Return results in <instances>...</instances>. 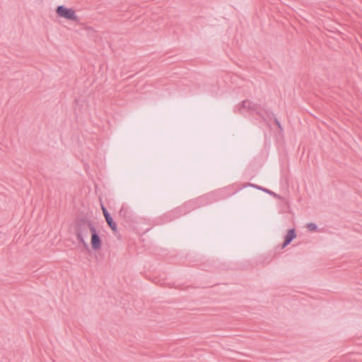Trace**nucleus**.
Here are the masks:
<instances>
[{
    "mask_svg": "<svg viewBox=\"0 0 362 362\" xmlns=\"http://www.w3.org/2000/svg\"><path fill=\"white\" fill-rule=\"evenodd\" d=\"M55 11L57 15L60 18L79 23V18L76 14L75 10L71 8H67L64 5H60L57 6Z\"/></svg>",
    "mask_w": 362,
    "mask_h": 362,
    "instance_id": "f03ea898",
    "label": "nucleus"
},
{
    "mask_svg": "<svg viewBox=\"0 0 362 362\" xmlns=\"http://www.w3.org/2000/svg\"><path fill=\"white\" fill-rule=\"evenodd\" d=\"M118 214L119 217L122 218L127 223L136 222V217L133 213L129 210L128 207L124 205L121 207Z\"/></svg>",
    "mask_w": 362,
    "mask_h": 362,
    "instance_id": "20e7f679",
    "label": "nucleus"
},
{
    "mask_svg": "<svg viewBox=\"0 0 362 362\" xmlns=\"http://www.w3.org/2000/svg\"><path fill=\"white\" fill-rule=\"evenodd\" d=\"M247 186H249V187H253V188H255V189H259V190H262V192H264L270 195H272L274 196V197H277V198H280V197L276 194L275 192L268 189H266V188H264L262 187H260L259 185H256L255 184H251V183H247L246 185H245V187H247Z\"/></svg>",
    "mask_w": 362,
    "mask_h": 362,
    "instance_id": "6e6552de",
    "label": "nucleus"
},
{
    "mask_svg": "<svg viewBox=\"0 0 362 362\" xmlns=\"http://www.w3.org/2000/svg\"><path fill=\"white\" fill-rule=\"evenodd\" d=\"M102 210L105 219L111 216V214L107 211V209L104 206H102Z\"/></svg>",
    "mask_w": 362,
    "mask_h": 362,
    "instance_id": "9d476101",
    "label": "nucleus"
},
{
    "mask_svg": "<svg viewBox=\"0 0 362 362\" xmlns=\"http://www.w3.org/2000/svg\"><path fill=\"white\" fill-rule=\"evenodd\" d=\"M258 105L253 103L249 100L242 101L240 106L238 107V112L242 114V109H247L249 111H257Z\"/></svg>",
    "mask_w": 362,
    "mask_h": 362,
    "instance_id": "39448f33",
    "label": "nucleus"
},
{
    "mask_svg": "<svg viewBox=\"0 0 362 362\" xmlns=\"http://www.w3.org/2000/svg\"><path fill=\"white\" fill-rule=\"evenodd\" d=\"M90 245L93 250L98 251L101 249L102 247V238L100 236L99 231H98L95 227L90 228Z\"/></svg>",
    "mask_w": 362,
    "mask_h": 362,
    "instance_id": "7ed1b4c3",
    "label": "nucleus"
},
{
    "mask_svg": "<svg viewBox=\"0 0 362 362\" xmlns=\"http://www.w3.org/2000/svg\"><path fill=\"white\" fill-rule=\"evenodd\" d=\"M79 243H81L83 244V247L88 250L90 251L88 243L85 241L84 238H82V241H79Z\"/></svg>",
    "mask_w": 362,
    "mask_h": 362,
    "instance_id": "9b49d317",
    "label": "nucleus"
},
{
    "mask_svg": "<svg viewBox=\"0 0 362 362\" xmlns=\"http://www.w3.org/2000/svg\"><path fill=\"white\" fill-rule=\"evenodd\" d=\"M105 221H106L107 224L108 225V226L112 230L113 234L115 236H117V235H119L120 236V235L118 233L117 223L114 221L112 216L105 218Z\"/></svg>",
    "mask_w": 362,
    "mask_h": 362,
    "instance_id": "0eeeda50",
    "label": "nucleus"
},
{
    "mask_svg": "<svg viewBox=\"0 0 362 362\" xmlns=\"http://www.w3.org/2000/svg\"><path fill=\"white\" fill-rule=\"evenodd\" d=\"M296 238V232L295 228H291L288 230L284 237V242L281 245V249L285 248Z\"/></svg>",
    "mask_w": 362,
    "mask_h": 362,
    "instance_id": "423d86ee",
    "label": "nucleus"
},
{
    "mask_svg": "<svg viewBox=\"0 0 362 362\" xmlns=\"http://www.w3.org/2000/svg\"><path fill=\"white\" fill-rule=\"evenodd\" d=\"M306 227L310 231H316L317 229V226L314 223H308Z\"/></svg>",
    "mask_w": 362,
    "mask_h": 362,
    "instance_id": "1a4fd4ad",
    "label": "nucleus"
},
{
    "mask_svg": "<svg viewBox=\"0 0 362 362\" xmlns=\"http://www.w3.org/2000/svg\"><path fill=\"white\" fill-rule=\"evenodd\" d=\"M95 227L91 221L85 216H77L74 220V233L78 241H82L84 235H88V229Z\"/></svg>",
    "mask_w": 362,
    "mask_h": 362,
    "instance_id": "f257e3e1",
    "label": "nucleus"
},
{
    "mask_svg": "<svg viewBox=\"0 0 362 362\" xmlns=\"http://www.w3.org/2000/svg\"><path fill=\"white\" fill-rule=\"evenodd\" d=\"M274 122L275 124H276V126L278 127V128L280 129V130H283V127L280 123V122L277 119V118H274Z\"/></svg>",
    "mask_w": 362,
    "mask_h": 362,
    "instance_id": "f8f14e48",
    "label": "nucleus"
}]
</instances>
